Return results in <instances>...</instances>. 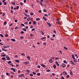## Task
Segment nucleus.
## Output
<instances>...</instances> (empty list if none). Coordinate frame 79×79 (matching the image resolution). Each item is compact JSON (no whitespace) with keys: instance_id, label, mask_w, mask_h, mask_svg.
<instances>
[{"instance_id":"052dcab7","label":"nucleus","mask_w":79,"mask_h":79,"mask_svg":"<svg viewBox=\"0 0 79 79\" xmlns=\"http://www.w3.org/2000/svg\"><path fill=\"white\" fill-rule=\"evenodd\" d=\"M15 58H18V56L17 55H16L15 56Z\"/></svg>"},{"instance_id":"a18cd8bd","label":"nucleus","mask_w":79,"mask_h":79,"mask_svg":"<svg viewBox=\"0 0 79 79\" xmlns=\"http://www.w3.org/2000/svg\"><path fill=\"white\" fill-rule=\"evenodd\" d=\"M44 16H47V17H48V15L47 14H45L44 15Z\"/></svg>"},{"instance_id":"2f4dec72","label":"nucleus","mask_w":79,"mask_h":79,"mask_svg":"<svg viewBox=\"0 0 79 79\" xmlns=\"http://www.w3.org/2000/svg\"><path fill=\"white\" fill-rule=\"evenodd\" d=\"M0 35L1 37H3V35H2V34H1Z\"/></svg>"},{"instance_id":"ea45409f","label":"nucleus","mask_w":79,"mask_h":79,"mask_svg":"<svg viewBox=\"0 0 79 79\" xmlns=\"http://www.w3.org/2000/svg\"><path fill=\"white\" fill-rule=\"evenodd\" d=\"M30 15H34V14L33 13L31 12L30 13Z\"/></svg>"},{"instance_id":"0eeeda50","label":"nucleus","mask_w":79,"mask_h":79,"mask_svg":"<svg viewBox=\"0 0 79 79\" xmlns=\"http://www.w3.org/2000/svg\"><path fill=\"white\" fill-rule=\"evenodd\" d=\"M41 66H42V67H44V68H45V67H46V66H45V65H44V64H41Z\"/></svg>"},{"instance_id":"f03ea898","label":"nucleus","mask_w":79,"mask_h":79,"mask_svg":"<svg viewBox=\"0 0 79 79\" xmlns=\"http://www.w3.org/2000/svg\"><path fill=\"white\" fill-rule=\"evenodd\" d=\"M6 58H7V60H10V57H9L8 56H6Z\"/></svg>"},{"instance_id":"7c9ffc66","label":"nucleus","mask_w":79,"mask_h":79,"mask_svg":"<svg viewBox=\"0 0 79 79\" xmlns=\"http://www.w3.org/2000/svg\"><path fill=\"white\" fill-rule=\"evenodd\" d=\"M23 31H25V32H26V29H25V28H23Z\"/></svg>"},{"instance_id":"7ed1b4c3","label":"nucleus","mask_w":79,"mask_h":79,"mask_svg":"<svg viewBox=\"0 0 79 79\" xmlns=\"http://www.w3.org/2000/svg\"><path fill=\"white\" fill-rule=\"evenodd\" d=\"M47 24H48V27H51V26H52V24H50V23H48V22H47Z\"/></svg>"},{"instance_id":"6e6d98bb","label":"nucleus","mask_w":79,"mask_h":79,"mask_svg":"<svg viewBox=\"0 0 79 79\" xmlns=\"http://www.w3.org/2000/svg\"><path fill=\"white\" fill-rule=\"evenodd\" d=\"M35 30V29L33 28V29H32L31 31H34Z\"/></svg>"},{"instance_id":"ddd939ff","label":"nucleus","mask_w":79,"mask_h":79,"mask_svg":"<svg viewBox=\"0 0 79 79\" xmlns=\"http://www.w3.org/2000/svg\"><path fill=\"white\" fill-rule=\"evenodd\" d=\"M1 59L2 60H6V58H5V57L2 58Z\"/></svg>"},{"instance_id":"c756f323","label":"nucleus","mask_w":79,"mask_h":79,"mask_svg":"<svg viewBox=\"0 0 79 79\" xmlns=\"http://www.w3.org/2000/svg\"><path fill=\"white\" fill-rule=\"evenodd\" d=\"M73 61L74 63H77V61H76V60H75V59L73 60Z\"/></svg>"},{"instance_id":"e433bc0d","label":"nucleus","mask_w":79,"mask_h":79,"mask_svg":"<svg viewBox=\"0 0 79 79\" xmlns=\"http://www.w3.org/2000/svg\"><path fill=\"white\" fill-rule=\"evenodd\" d=\"M66 77L67 78H69V75H67Z\"/></svg>"},{"instance_id":"69168bd1","label":"nucleus","mask_w":79,"mask_h":79,"mask_svg":"<svg viewBox=\"0 0 79 79\" xmlns=\"http://www.w3.org/2000/svg\"><path fill=\"white\" fill-rule=\"evenodd\" d=\"M10 69H11V70H14V68H11Z\"/></svg>"},{"instance_id":"473e14b6","label":"nucleus","mask_w":79,"mask_h":79,"mask_svg":"<svg viewBox=\"0 0 79 79\" xmlns=\"http://www.w3.org/2000/svg\"><path fill=\"white\" fill-rule=\"evenodd\" d=\"M10 63H11V61H9L8 62V64H10Z\"/></svg>"},{"instance_id":"39448f33","label":"nucleus","mask_w":79,"mask_h":79,"mask_svg":"<svg viewBox=\"0 0 79 79\" xmlns=\"http://www.w3.org/2000/svg\"><path fill=\"white\" fill-rule=\"evenodd\" d=\"M70 63H71L72 64H73V65H74L75 64V63H74L72 60H71L70 61Z\"/></svg>"},{"instance_id":"e2e57ef3","label":"nucleus","mask_w":79,"mask_h":79,"mask_svg":"<svg viewBox=\"0 0 79 79\" xmlns=\"http://www.w3.org/2000/svg\"><path fill=\"white\" fill-rule=\"evenodd\" d=\"M11 10H13V6H11Z\"/></svg>"},{"instance_id":"37998d69","label":"nucleus","mask_w":79,"mask_h":79,"mask_svg":"<svg viewBox=\"0 0 79 79\" xmlns=\"http://www.w3.org/2000/svg\"><path fill=\"white\" fill-rule=\"evenodd\" d=\"M61 79H64V78L63 76L61 77Z\"/></svg>"},{"instance_id":"864d4df0","label":"nucleus","mask_w":79,"mask_h":79,"mask_svg":"<svg viewBox=\"0 0 79 79\" xmlns=\"http://www.w3.org/2000/svg\"><path fill=\"white\" fill-rule=\"evenodd\" d=\"M37 67L38 68H40V67L39 65H37Z\"/></svg>"},{"instance_id":"3c124183","label":"nucleus","mask_w":79,"mask_h":79,"mask_svg":"<svg viewBox=\"0 0 79 79\" xmlns=\"http://www.w3.org/2000/svg\"><path fill=\"white\" fill-rule=\"evenodd\" d=\"M30 35L31 36V37H33V34H30Z\"/></svg>"},{"instance_id":"b1692460","label":"nucleus","mask_w":79,"mask_h":79,"mask_svg":"<svg viewBox=\"0 0 79 79\" xmlns=\"http://www.w3.org/2000/svg\"><path fill=\"white\" fill-rule=\"evenodd\" d=\"M64 63H65V64H67V62H66V60H64Z\"/></svg>"},{"instance_id":"09e8293b","label":"nucleus","mask_w":79,"mask_h":79,"mask_svg":"<svg viewBox=\"0 0 79 79\" xmlns=\"http://www.w3.org/2000/svg\"><path fill=\"white\" fill-rule=\"evenodd\" d=\"M21 34H24V31H21Z\"/></svg>"},{"instance_id":"774afa93","label":"nucleus","mask_w":79,"mask_h":79,"mask_svg":"<svg viewBox=\"0 0 79 79\" xmlns=\"http://www.w3.org/2000/svg\"><path fill=\"white\" fill-rule=\"evenodd\" d=\"M39 13H41V10H40L39 11Z\"/></svg>"},{"instance_id":"bf43d9fd","label":"nucleus","mask_w":79,"mask_h":79,"mask_svg":"<svg viewBox=\"0 0 79 79\" xmlns=\"http://www.w3.org/2000/svg\"><path fill=\"white\" fill-rule=\"evenodd\" d=\"M4 5H6V2H5L4 4Z\"/></svg>"},{"instance_id":"2eb2a0df","label":"nucleus","mask_w":79,"mask_h":79,"mask_svg":"<svg viewBox=\"0 0 79 79\" xmlns=\"http://www.w3.org/2000/svg\"><path fill=\"white\" fill-rule=\"evenodd\" d=\"M2 50H3V51H4L5 52H7V50H5V49L3 48H2Z\"/></svg>"},{"instance_id":"c85d7f7f","label":"nucleus","mask_w":79,"mask_h":79,"mask_svg":"<svg viewBox=\"0 0 79 79\" xmlns=\"http://www.w3.org/2000/svg\"><path fill=\"white\" fill-rule=\"evenodd\" d=\"M64 48L65 49V50H68V48H66V47H64Z\"/></svg>"},{"instance_id":"4468645a","label":"nucleus","mask_w":79,"mask_h":79,"mask_svg":"<svg viewBox=\"0 0 79 79\" xmlns=\"http://www.w3.org/2000/svg\"><path fill=\"white\" fill-rule=\"evenodd\" d=\"M6 24H7V22H6V21H5L4 22V25H6Z\"/></svg>"},{"instance_id":"5fc2aeb1","label":"nucleus","mask_w":79,"mask_h":79,"mask_svg":"<svg viewBox=\"0 0 79 79\" xmlns=\"http://www.w3.org/2000/svg\"><path fill=\"white\" fill-rule=\"evenodd\" d=\"M30 75L31 76H33V74H30Z\"/></svg>"},{"instance_id":"393cba45","label":"nucleus","mask_w":79,"mask_h":79,"mask_svg":"<svg viewBox=\"0 0 79 79\" xmlns=\"http://www.w3.org/2000/svg\"><path fill=\"white\" fill-rule=\"evenodd\" d=\"M12 4H13V5H15V2H12L11 3Z\"/></svg>"},{"instance_id":"cd10ccee","label":"nucleus","mask_w":79,"mask_h":79,"mask_svg":"<svg viewBox=\"0 0 79 79\" xmlns=\"http://www.w3.org/2000/svg\"><path fill=\"white\" fill-rule=\"evenodd\" d=\"M15 62H17V63H19V61L18 60H15Z\"/></svg>"},{"instance_id":"338daca9","label":"nucleus","mask_w":79,"mask_h":79,"mask_svg":"<svg viewBox=\"0 0 79 79\" xmlns=\"http://www.w3.org/2000/svg\"><path fill=\"white\" fill-rule=\"evenodd\" d=\"M55 59H56V60H58V59H59V58L56 57Z\"/></svg>"},{"instance_id":"c03bdc74","label":"nucleus","mask_w":79,"mask_h":79,"mask_svg":"<svg viewBox=\"0 0 79 79\" xmlns=\"http://www.w3.org/2000/svg\"><path fill=\"white\" fill-rule=\"evenodd\" d=\"M21 25L22 26H24V24L23 23H21Z\"/></svg>"},{"instance_id":"dca6fc26","label":"nucleus","mask_w":79,"mask_h":79,"mask_svg":"<svg viewBox=\"0 0 79 79\" xmlns=\"http://www.w3.org/2000/svg\"><path fill=\"white\" fill-rule=\"evenodd\" d=\"M6 56V54H5L3 55H1V56H2V57H4V56Z\"/></svg>"},{"instance_id":"aec40b11","label":"nucleus","mask_w":79,"mask_h":79,"mask_svg":"<svg viewBox=\"0 0 79 79\" xmlns=\"http://www.w3.org/2000/svg\"><path fill=\"white\" fill-rule=\"evenodd\" d=\"M56 64L58 66H59V64H58V62L56 61Z\"/></svg>"},{"instance_id":"f8f14e48","label":"nucleus","mask_w":79,"mask_h":79,"mask_svg":"<svg viewBox=\"0 0 79 79\" xmlns=\"http://www.w3.org/2000/svg\"><path fill=\"white\" fill-rule=\"evenodd\" d=\"M46 39V37H43L40 39L41 40H43V39Z\"/></svg>"},{"instance_id":"bb28decb","label":"nucleus","mask_w":79,"mask_h":79,"mask_svg":"<svg viewBox=\"0 0 79 79\" xmlns=\"http://www.w3.org/2000/svg\"><path fill=\"white\" fill-rule=\"evenodd\" d=\"M40 5L41 6H42V5H43V4H42V2H40Z\"/></svg>"},{"instance_id":"49530a36","label":"nucleus","mask_w":79,"mask_h":79,"mask_svg":"<svg viewBox=\"0 0 79 79\" xmlns=\"http://www.w3.org/2000/svg\"><path fill=\"white\" fill-rule=\"evenodd\" d=\"M55 59L54 57H51V60H54Z\"/></svg>"},{"instance_id":"72a5a7b5","label":"nucleus","mask_w":79,"mask_h":79,"mask_svg":"<svg viewBox=\"0 0 79 79\" xmlns=\"http://www.w3.org/2000/svg\"><path fill=\"white\" fill-rule=\"evenodd\" d=\"M46 71L47 72H50V69H47Z\"/></svg>"},{"instance_id":"680f3d73","label":"nucleus","mask_w":79,"mask_h":79,"mask_svg":"<svg viewBox=\"0 0 79 79\" xmlns=\"http://www.w3.org/2000/svg\"><path fill=\"white\" fill-rule=\"evenodd\" d=\"M33 74H34V75H35V72H33Z\"/></svg>"},{"instance_id":"13d9d810","label":"nucleus","mask_w":79,"mask_h":79,"mask_svg":"<svg viewBox=\"0 0 79 79\" xmlns=\"http://www.w3.org/2000/svg\"><path fill=\"white\" fill-rule=\"evenodd\" d=\"M25 28L26 29H28V28H29V27H28V26H26L25 27Z\"/></svg>"},{"instance_id":"9b49d317","label":"nucleus","mask_w":79,"mask_h":79,"mask_svg":"<svg viewBox=\"0 0 79 79\" xmlns=\"http://www.w3.org/2000/svg\"><path fill=\"white\" fill-rule=\"evenodd\" d=\"M27 58L28 61H30V60H31V58H30V57L29 56H27Z\"/></svg>"},{"instance_id":"5701e85b","label":"nucleus","mask_w":79,"mask_h":79,"mask_svg":"<svg viewBox=\"0 0 79 79\" xmlns=\"http://www.w3.org/2000/svg\"><path fill=\"white\" fill-rule=\"evenodd\" d=\"M70 73L71 76L73 75V72L72 71H70Z\"/></svg>"},{"instance_id":"8fccbe9b","label":"nucleus","mask_w":79,"mask_h":79,"mask_svg":"<svg viewBox=\"0 0 79 79\" xmlns=\"http://www.w3.org/2000/svg\"><path fill=\"white\" fill-rule=\"evenodd\" d=\"M20 5H22V6H23V2H21L20 3Z\"/></svg>"},{"instance_id":"a211bd4d","label":"nucleus","mask_w":79,"mask_h":79,"mask_svg":"<svg viewBox=\"0 0 79 79\" xmlns=\"http://www.w3.org/2000/svg\"><path fill=\"white\" fill-rule=\"evenodd\" d=\"M36 22L35 21H33V23L34 24V25H36Z\"/></svg>"},{"instance_id":"f3484780","label":"nucleus","mask_w":79,"mask_h":79,"mask_svg":"<svg viewBox=\"0 0 79 79\" xmlns=\"http://www.w3.org/2000/svg\"><path fill=\"white\" fill-rule=\"evenodd\" d=\"M23 63L24 64H29V63H28V62H24Z\"/></svg>"},{"instance_id":"a19ab883","label":"nucleus","mask_w":79,"mask_h":79,"mask_svg":"<svg viewBox=\"0 0 79 79\" xmlns=\"http://www.w3.org/2000/svg\"><path fill=\"white\" fill-rule=\"evenodd\" d=\"M25 16H27V17H29V15L27 14H26L25 15Z\"/></svg>"},{"instance_id":"6e6552de","label":"nucleus","mask_w":79,"mask_h":79,"mask_svg":"<svg viewBox=\"0 0 79 79\" xmlns=\"http://www.w3.org/2000/svg\"><path fill=\"white\" fill-rule=\"evenodd\" d=\"M63 74L64 75H67V73L65 72H63Z\"/></svg>"},{"instance_id":"c9c22d12","label":"nucleus","mask_w":79,"mask_h":79,"mask_svg":"<svg viewBox=\"0 0 79 79\" xmlns=\"http://www.w3.org/2000/svg\"><path fill=\"white\" fill-rule=\"evenodd\" d=\"M43 18L44 19V20H46V19L45 18V17L43 16Z\"/></svg>"},{"instance_id":"412c9836","label":"nucleus","mask_w":79,"mask_h":79,"mask_svg":"<svg viewBox=\"0 0 79 79\" xmlns=\"http://www.w3.org/2000/svg\"><path fill=\"white\" fill-rule=\"evenodd\" d=\"M74 55H75V56H77V58H78V56H77V54L75 53Z\"/></svg>"},{"instance_id":"4be33fe9","label":"nucleus","mask_w":79,"mask_h":79,"mask_svg":"<svg viewBox=\"0 0 79 79\" xmlns=\"http://www.w3.org/2000/svg\"><path fill=\"white\" fill-rule=\"evenodd\" d=\"M53 66V68L54 69H56V65H55V64H54Z\"/></svg>"},{"instance_id":"79ce46f5","label":"nucleus","mask_w":79,"mask_h":79,"mask_svg":"<svg viewBox=\"0 0 79 79\" xmlns=\"http://www.w3.org/2000/svg\"><path fill=\"white\" fill-rule=\"evenodd\" d=\"M41 32L42 34L43 35H44V32H43V31H41Z\"/></svg>"},{"instance_id":"58836bf2","label":"nucleus","mask_w":79,"mask_h":79,"mask_svg":"<svg viewBox=\"0 0 79 79\" xmlns=\"http://www.w3.org/2000/svg\"><path fill=\"white\" fill-rule=\"evenodd\" d=\"M25 13H27L28 12V10H25Z\"/></svg>"},{"instance_id":"f257e3e1","label":"nucleus","mask_w":79,"mask_h":79,"mask_svg":"<svg viewBox=\"0 0 79 79\" xmlns=\"http://www.w3.org/2000/svg\"><path fill=\"white\" fill-rule=\"evenodd\" d=\"M61 66H62V68H65V67L66 66V64L64 63L62 64Z\"/></svg>"},{"instance_id":"4c0bfd02","label":"nucleus","mask_w":79,"mask_h":79,"mask_svg":"<svg viewBox=\"0 0 79 79\" xmlns=\"http://www.w3.org/2000/svg\"><path fill=\"white\" fill-rule=\"evenodd\" d=\"M20 38L21 39H24V37H23V36H21Z\"/></svg>"},{"instance_id":"f704fd0d","label":"nucleus","mask_w":79,"mask_h":79,"mask_svg":"<svg viewBox=\"0 0 79 79\" xmlns=\"http://www.w3.org/2000/svg\"><path fill=\"white\" fill-rule=\"evenodd\" d=\"M40 73H37V76H40Z\"/></svg>"},{"instance_id":"4d7b16f0","label":"nucleus","mask_w":79,"mask_h":79,"mask_svg":"<svg viewBox=\"0 0 79 79\" xmlns=\"http://www.w3.org/2000/svg\"><path fill=\"white\" fill-rule=\"evenodd\" d=\"M18 8H19V6H17L16 9H18Z\"/></svg>"},{"instance_id":"1a4fd4ad","label":"nucleus","mask_w":79,"mask_h":79,"mask_svg":"<svg viewBox=\"0 0 79 79\" xmlns=\"http://www.w3.org/2000/svg\"><path fill=\"white\" fill-rule=\"evenodd\" d=\"M72 57L73 60H75V57H74V55L73 54L72 55Z\"/></svg>"},{"instance_id":"0e129e2a","label":"nucleus","mask_w":79,"mask_h":79,"mask_svg":"<svg viewBox=\"0 0 79 79\" xmlns=\"http://www.w3.org/2000/svg\"><path fill=\"white\" fill-rule=\"evenodd\" d=\"M44 45H47V44H46V43L45 42V43L44 44Z\"/></svg>"},{"instance_id":"de8ad7c7","label":"nucleus","mask_w":79,"mask_h":79,"mask_svg":"<svg viewBox=\"0 0 79 79\" xmlns=\"http://www.w3.org/2000/svg\"><path fill=\"white\" fill-rule=\"evenodd\" d=\"M8 34H6L5 35V37H8Z\"/></svg>"},{"instance_id":"423d86ee","label":"nucleus","mask_w":79,"mask_h":79,"mask_svg":"<svg viewBox=\"0 0 79 79\" xmlns=\"http://www.w3.org/2000/svg\"><path fill=\"white\" fill-rule=\"evenodd\" d=\"M53 60H52V59H50L49 60V63H53Z\"/></svg>"},{"instance_id":"a878e982","label":"nucleus","mask_w":79,"mask_h":79,"mask_svg":"<svg viewBox=\"0 0 79 79\" xmlns=\"http://www.w3.org/2000/svg\"><path fill=\"white\" fill-rule=\"evenodd\" d=\"M21 55H23V56H25V54H24V53H22L21 54Z\"/></svg>"},{"instance_id":"603ef678","label":"nucleus","mask_w":79,"mask_h":79,"mask_svg":"<svg viewBox=\"0 0 79 79\" xmlns=\"http://www.w3.org/2000/svg\"><path fill=\"white\" fill-rule=\"evenodd\" d=\"M40 18H38L37 19H36V20H40Z\"/></svg>"},{"instance_id":"9d476101","label":"nucleus","mask_w":79,"mask_h":79,"mask_svg":"<svg viewBox=\"0 0 79 79\" xmlns=\"http://www.w3.org/2000/svg\"><path fill=\"white\" fill-rule=\"evenodd\" d=\"M6 75L8 76H10V74L8 73H6Z\"/></svg>"},{"instance_id":"6ab92c4d","label":"nucleus","mask_w":79,"mask_h":79,"mask_svg":"<svg viewBox=\"0 0 79 79\" xmlns=\"http://www.w3.org/2000/svg\"><path fill=\"white\" fill-rule=\"evenodd\" d=\"M11 40L13 42H15V41H16V40H15V39H11Z\"/></svg>"},{"instance_id":"20e7f679","label":"nucleus","mask_w":79,"mask_h":79,"mask_svg":"<svg viewBox=\"0 0 79 79\" xmlns=\"http://www.w3.org/2000/svg\"><path fill=\"white\" fill-rule=\"evenodd\" d=\"M9 47H10V46L7 45L5 46H4L3 48H9Z\"/></svg>"}]
</instances>
